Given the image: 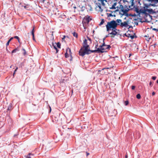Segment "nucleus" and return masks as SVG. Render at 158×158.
<instances>
[{
    "mask_svg": "<svg viewBox=\"0 0 158 158\" xmlns=\"http://www.w3.org/2000/svg\"><path fill=\"white\" fill-rule=\"evenodd\" d=\"M115 26H117V24L115 21L113 20L110 22H108L106 25V31H109Z\"/></svg>",
    "mask_w": 158,
    "mask_h": 158,
    "instance_id": "nucleus-1",
    "label": "nucleus"
},
{
    "mask_svg": "<svg viewBox=\"0 0 158 158\" xmlns=\"http://www.w3.org/2000/svg\"><path fill=\"white\" fill-rule=\"evenodd\" d=\"M89 46H84V48H85L84 51H83L82 48H81L79 51V53L80 55L83 56L85 54H90V50L88 49Z\"/></svg>",
    "mask_w": 158,
    "mask_h": 158,
    "instance_id": "nucleus-2",
    "label": "nucleus"
},
{
    "mask_svg": "<svg viewBox=\"0 0 158 158\" xmlns=\"http://www.w3.org/2000/svg\"><path fill=\"white\" fill-rule=\"evenodd\" d=\"M105 40V38L103 39V44L101 45H100L99 47V48L100 49V53H103L104 52L103 50H109L111 48V46L110 45H107L105 44L104 42V40Z\"/></svg>",
    "mask_w": 158,
    "mask_h": 158,
    "instance_id": "nucleus-3",
    "label": "nucleus"
},
{
    "mask_svg": "<svg viewBox=\"0 0 158 158\" xmlns=\"http://www.w3.org/2000/svg\"><path fill=\"white\" fill-rule=\"evenodd\" d=\"M91 20V19L90 18L89 16H87L84 18L82 20V23L84 27V28H85L84 26L86 24H88Z\"/></svg>",
    "mask_w": 158,
    "mask_h": 158,
    "instance_id": "nucleus-4",
    "label": "nucleus"
},
{
    "mask_svg": "<svg viewBox=\"0 0 158 158\" xmlns=\"http://www.w3.org/2000/svg\"><path fill=\"white\" fill-rule=\"evenodd\" d=\"M144 7H143V9H148V8H149L150 6H152L153 7H155V5H154V4H147V3H143Z\"/></svg>",
    "mask_w": 158,
    "mask_h": 158,
    "instance_id": "nucleus-5",
    "label": "nucleus"
},
{
    "mask_svg": "<svg viewBox=\"0 0 158 158\" xmlns=\"http://www.w3.org/2000/svg\"><path fill=\"white\" fill-rule=\"evenodd\" d=\"M68 52L70 54H71V52L70 49L69 48H67L66 50V52L65 53V56L66 58H68L69 57Z\"/></svg>",
    "mask_w": 158,
    "mask_h": 158,
    "instance_id": "nucleus-6",
    "label": "nucleus"
},
{
    "mask_svg": "<svg viewBox=\"0 0 158 158\" xmlns=\"http://www.w3.org/2000/svg\"><path fill=\"white\" fill-rule=\"evenodd\" d=\"M120 26L122 27H127L129 25L128 24L127 22L125 21L123 23H122L121 24H120Z\"/></svg>",
    "mask_w": 158,
    "mask_h": 158,
    "instance_id": "nucleus-7",
    "label": "nucleus"
},
{
    "mask_svg": "<svg viewBox=\"0 0 158 158\" xmlns=\"http://www.w3.org/2000/svg\"><path fill=\"white\" fill-rule=\"evenodd\" d=\"M146 9H140V10H139V14H138V15H139L141 13L145 15L147 14V13L146 12Z\"/></svg>",
    "mask_w": 158,
    "mask_h": 158,
    "instance_id": "nucleus-8",
    "label": "nucleus"
},
{
    "mask_svg": "<svg viewBox=\"0 0 158 158\" xmlns=\"http://www.w3.org/2000/svg\"><path fill=\"white\" fill-rule=\"evenodd\" d=\"M146 12H148L150 14H153L155 13V11L152 9H146Z\"/></svg>",
    "mask_w": 158,
    "mask_h": 158,
    "instance_id": "nucleus-9",
    "label": "nucleus"
},
{
    "mask_svg": "<svg viewBox=\"0 0 158 158\" xmlns=\"http://www.w3.org/2000/svg\"><path fill=\"white\" fill-rule=\"evenodd\" d=\"M147 1H152L154 2V4L156 6L155 7L157 6L156 4L158 3V0H146Z\"/></svg>",
    "mask_w": 158,
    "mask_h": 158,
    "instance_id": "nucleus-10",
    "label": "nucleus"
},
{
    "mask_svg": "<svg viewBox=\"0 0 158 158\" xmlns=\"http://www.w3.org/2000/svg\"><path fill=\"white\" fill-rule=\"evenodd\" d=\"M31 35L32 36V39L33 40L35 41V35H34V27H33L31 32Z\"/></svg>",
    "mask_w": 158,
    "mask_h": 158,
    "instance_id": "nucleus-11",
    "label": "nucleus"
},
{
    "mask_svg": "<svg viewBox=\"0 0 158 158\" xmlns=\"http://www.w3.org/2000/svg\"><path fill=\"white\" fill-rule=\"evenodd\" d=\"M112 30V31L110 33H109L108 34V35H115L117 34L118 33L117 32V31H114L113 30Z\"/></svg>",
    "mask_w": 158,
    "mask_h": 158,
    "instance_id": "nucleus-12",
    "label": "nucleus"
},
{
    "mask_svg": "<svg viewBox=\"0 0 158 158\" xmlns=\"http://www.w3.org/2000/svg\"><path fill=\"white\" fill-rule=\"evenodd\" d=\"M116 22L117 23V26L120 25V24H121L122 23V20L120 19H117L116 20Z\"/></svg>",
    "mask_w": 158,
    "mask_h": 158,
    "instance_id": "nucleus-13",
    "label": "nucleus"
},
{
    "mask_svg": "<svg viewBox=\"0 0 158 158\" xmlns=\"http://www.w3.org/2000/svg\"><path fill=\"white\" fill-rule=\"evenodd\" d=\"M133 8H134L135 9V11L138 14H139V9L138 8L137 6H134Z\"/></svg>",
    "mask_w": 158,
    "mask_h": 158,
    "instance_id": "nucleus-14",
    "label": "nucleus"
},
{
    "mask_svg": "<svg viewBox=\"0 0 158 158\" xmlns=\"http://www.w3.org/2000/svg\"><path fill=\"white\" fill-rule=\"evenodd\" d=\"M129 10V9L128 8L126 9H121V11L123 12L124 14H125L126 13H127V12Z\"/></svg>",
    "mask_w": 158,
    "mask_h": 158,
    "instance_id": "nucleus-15",
    "label": "nucleus"
},
{
    "mask_svg": "<svg viewBox=\"0 0 158 158\" xmlns=\"http://www.w3.org/2000/svg\"><path fill=\"white\" fill-rule=\"evenodd\" d=\"M100 49L98 48L97 50H90V54L91 52H98L100 53Z\"/></svg>",
    "mask_w": 158,
    "mask_h": 158,
    "instance_id": "nucleus-16",
    "label": "nucleus"
},
{
    "mask_svg": "<svg viewBox=\"0 0 158 158\" xmlns=\"http://www.w3.org/2000/svg\"><path fill=\"white\" fill-rule=\"evenodd\" d=\"M89 46L87 44V40L86 39H85L83 41V47H84V46Z\"/></svg>",
    "mask_w": 158,
    "mask_h": 158,
    "instance_id": "nucleus-17",
    "label": "nucleus"
},
{
    "mask_svg": "<svg viewBox=\"0 0 158 158\" xmlns=\"http://www.w3.org/2000/svg\"><path fill=\"white\" fill-rule=\"evenodd\" d=\"M33 154L30 153L28 155L25 156V158H34L33 157H31V156H33Z\"/></svg>",
    "mask_w": 158,
    "mask_h": 158,
    "instance_id": "nucleus-18",
    "label": "nucleus"
},
{
    "mask_svg": "<svg viewBox=\"0 0 158 158\" xmlns=\"http://www.w3.org/2000/svg\"><path fill=\"white\" fill-rule=\"evenodd\" d=\"M19 51V49L18 48V47H17V48H15V49L13 50L12 51L11 53H15Z\"/></svg>",
    "mask_w": 158,
    "mask_h": 158,
    "instance_id": "nucleus-19",
    "label": "nucleus"
},
{
    "mask_svg": "<svg viewBox=\"0 0 158 158\" xmlns=\"http://www.w3.org/2000/svg\"><path fill=\"white\" fill-rule=\"evenodd\" d=\"M117 4V3L116 2L114 3L113 5L112 6V7L110 8V9H116L115 6Z\"/></svg>",
    "mask_w": 158,
    "mask_h": 158,
    "instance_id": "nucleus-20",
    "label": "nucleus"
},
{
    "mask_svg": "<svg viewBox=\"0 0 158 158\" xmlns=\"http://www.w3.org/2000/svg\"><path fill=\"white\" fill-rule=\"evenodd\" d=\"M52 47H53V48L56 50L57 49V48L56 47V46L55 45V44L54 43L53 41L52 40Z\"/></svg>",
    "mask_w": 158,
    "mask_h": 158,
    "instance_id": "nucleus-21",
    "label": "nucleus"
},
{
    "mask_svg": "<svg viewBox=\"0 0 158 158\" xmlns=\"http://www.w3.org/2000/svg\"><path fill=\"white\" fill-rule=\"evenodd\" d=\"M13 39V37H11L10 39L7 42L6 44V46H7L9 45V43L10 41Z\"/></svg>",
    "mask_w": 158,
    "mask_h": 158,
    "instance_id": "nucleus-22",
    "label": "nucleus"
},
{
    "mask_svg": "<svg viewBox=\"0 0 158 158\" xmlns=\"http://www.w3.org/2000/svg\"><path fill=\"white\" fill-rule=\"evenodd\" d=\"M80 8H81V10L82 11H83L85 9V6H81V5L79 6Z\"/></svg>",
    "mask_w": 158,
    "mask_h": 158,
    "instance_id": "nucleus-23",
    "label": "nucleus"
},
{
    "mask_svg": "<svg viewBox=\"0 0 158 158\" xmlns=\"http://www.w3.org/2000/svg\"><path fill=\"white\" fill-rule=\"evenodd\" d=\"M12 109V106L11 104L9 105L7 109V110H10Z\"/></svg>",
    "mask_w": 158,
    "mask_h": 158,
    "instance_id": "nucleus-24",
    "label": "nucleus"
},
{
    "mask_svg": "<svg viewBox=\"0 0 158 158\" xmlns=\"http://www.w3.org/2000/svg\"><path fill=\"white\" fill-rule=\"evenodd\" d=\"M107 16L108 17H115L116 16V15H112V14L111 13H107Z\"/></svg>",
    "mask_w": 158,
    "mask_h": 158,
    "instance_id": "nucleus-25",
    "label": "nucleus"
},
{
    "mask_svg": "<svg viewBox=\"0 0 158 158\" xmlns=\"http://www.w3.org/2000/svg\"><path fill=\"white\" fill-rule=\"evenodd\" d=\"M73 35L74 36L76 37V38H77L78 34L77 33H76L75 32H73Z\"/></svg>",
    "mask_w": 158,
    "mask_h": 158,
    "instance_id": "nucleus-26",
    "label": "nucleus"
},
{
    "mask_svg": "<svg viewBox=\"0 0 158 158\" xmlns=\"http://www.w3.org/2000/svg\"><path fill=\"white\" fill-rule=\"evenodd\" d=\"M98 1H100L102 5L104 6L105 5V4L104 2V1H105L106 2H107V0H98Z\"/></svg>",
    "mask_w": 158,
    "mask_h": 158,
    "instance_id": "nucleus-27",
    "label": "nucleus"
},
{
    "mask_svg": "<svg viewBox=\"0 0 158 158\" xmlns=\"http://www.w3.org/2000/svg\"><path fill=\"white\" fill-rule=\"evenodd\" d=\"M104 22V19H102V20H101L100 23L99 24V26H101V25H102L103 24Z\"/></svg>",
    "mask_w": 158,
    "mask_h": 158,
    "instance_id": "nucleus-28",
    "label": "nucleus"
},
{
    "mask_svg": "<svg viewBox=\"0 0 158 158\" xmlns=\"http://www.w3.org/2000/svg\"><path fill=\"white\" fill-rule=\"evenodd\" d=\"M136 98L138 99H140L141 98V96L140 94H138L136 96Z\"/></svg>",
    "mask_w": 158,
    "mask_h": 158,
    "instance_id": "nucleus-29",
    "label": "nucleus"
},
{
    "mask_svg": "<svg viewBox=\"0 0 158 158\" xmlns=\"http://www.w3.org/2000/svg\"><path fill=\"white\" fill-rule=\"evenodd\" d=\"M57 46L59 48H60L61 44L59 42H58L56 44Z\"/></svg>",
    "mask_w": 158,
    "mask_h": 158,
    "instance_id": "nucleus-30",
    "label": "nucleus"
},
{
    "mask_svg": "<svg viewBox=\"0 0 158 158\" xmlns=\"http://www.w3.org/2000/svg\"><path fill=\"white\" fill-rule=\"evenodd\" d=\"M52 36H51V41H52V40L53 41V39H54V36L53 35V31H52Z\"/></svg>",
    "mask_w": 158,
    "mask_h": 158,
    "instance_id": "nucleus-31",
    "label": "nucleus"
},
{
    "mask_svg": "<svg viewBox=\"0 0 158 158\" xmlns=\"http://www.w3.org/2000/svg\"><path fill=\"white\" fill-rule=\"evenodd\" d=\"M117 26H115V27L111 29V30H113L114 31H117Z\"/></svg>",
    "mask_w": 158,
    "mask_h": 158,
    "instance_id": "nucleus-32",
    "label": "nucleus"
},
{
    "mask_svg": "<svg viewBox=\"0 0 158 158\" xmlns=\"http://www.w3.org/2000/svg\"><path fill=\"white\" fill-rule=\"evenodd\" d=\"M125 15L127 17H128L129 16H134V15H132L131 14H128L127 13H126V14H125Z\"/></svg>",
    "mask_w": 158,
    "mask_h": 158,
    "instance_id": "nucleus-33",
    "label": "nucleus"
},
{
    "mask_svg": "<svg viewBox=\"0 0 158 158\" xmlns=\"http://www.w3.org/2000/svg\"><path fill=\"white\" fill-rule=\"evenodd\" d=\"M22 50L23 51V55H25L26 54V52L24 48H23Z\"/></svg>",
    "mask_w": 158,
    "mask_h": 158,
    "instance_id": "nucleus-34",
    "label": "nucleus"
},
{
    "mask_svg": "<svg viewBox=\"0 0 158 158\" xmlns=\"http://www.w3.org/2000/svg\"><path fill=\"white\" fill-rule=\"evenodd\" d=\"M129 102L128 101H126L124 102V104L125 106H127Z\"/></svg>",
    "mask_w": 158,
    "mask_h": 158,
    "instance_id": "nucleus-35",
    "label": "nucleus"
},
{
    "mask_svg": "<svg viewBox=\"0 0 158 158\" xmlns=\"http://www.w3.org/2000/svg\"><path fill=\"white\" fill-rule=\"evenodd\" d=\"M48 43L49 44L50 46L51 47H52V43L51 41V40H49V41L48 42Z\"/></svg>",
    "mask_w": 158,
    "mask_h": 158,
    "instance_id": "nucleus-36",
    "label": "nucleus"
},
{
    "mask_svg": "<svg viewBox=\"0 0 158 158\" xmlns=\"http://www.w3.org/2000/svg\"><path fill=\"white\" fill-rule=\"evenodd\" d=\"M123 2L124 3H125L126 2H127L128 4H129V1L126 0H123Z\"/></svg>",
    "mask_w": 158,
    "mask_h": 158,
    "instance_id": "nucleus-37",
    "label": "nucleus"
},
{
    "mask_svg": "<svg viewBox=\"0 0 158 158\" xmlns=\"http://www.w3.org/2000/svg\"><path fill=\"white\" fill-rule=\"evenodd\" d=\"M156 76H153L152 77V79L153 80H155L156 79Z\"/></svg>",
    "mask_w": 158,
    "mask_h": 158,
    "instance_id": "nucleus-38",
    "label": "nucleus"
},
{
    "mask_svg": "<svg viewBox=\"0 0 158 158\" xmlns=\"http://www.w3.org/2000/svg\"><path fill=\"white\" fill-rule=\"evenodd\" d=\"M13 38H15V39H17V40H18L19 39V38L18 36H15Z\"/></svg>",
    "mask_w": 158,
    "mask_h": 158,
    "instance_id": "nucleus-39",
    "label": "nucleus"
},
{
    "mask_svg": "<svg viewBox=\"0 0 158 158\" xmlns=\"http://www.w3.org/2000/svg\"><path fill=\"white\" fill-rule=\"evenodd\" d=\"M131 89L132 90H134L135 88V86L134 85H132L131 86Z\"/></svg>",
    "mask_w": 158,
    "mask_h": 158,
    "instance_id": "nucleus-40",
    "label": "nucleus"
},
{
    "mask_svg": "<svg viewBox=\"0 0 158 158\" xmlns=\"http://www.w3.org/2000/svg\"><path fill=\"white\" fill-rule=\"evenodd\" d=\"M130 37L131 38V39H132L134 38V36L133 35H131Z\"/></svg>",
    "mask_w": 158,
    "mask_h": 158,
    "instance_id": "nucleus-41",
    "label": "nucleus"
},
{
    "mask_svg": "<svg viewBox=\"0 0 158 158\" xmlns=\"http://www.w3.org/2000/svg\"><path fill=\"white\" fill-rule=\"evenodd\" d=\"M120 8H121V9H123V6L121 5L120 6Z\"/></svg>",
    "mask_w": 158,
    "mask_h": 158,
    "instance_id": "nucleus-42",
    "label": "nucleus"
},
{
    "mask_svg": "<svg viewBox=\"0 0 158 158\" xmlns=\"http://www.w3.org/2000/svg\"><path fill=\"white\" fill-rule=\"evenodd\" d=\"M18 134H16L14 135V137L15 138H17V136L18 135Z\"/></svg>",
    "mask_w": 158,
    "mask_h": 158,
    "instance_id": "nucleus-43",
    "label": "nucleus"
},
{
    "mask_svg": "<svg viewBox=\"0 0 158 158\" xmlns=\"http://www.w3.org/2000/svg\"><path fill=\"white\" fill-rule=\"evenodd\" d=\"M140 1H141V0H137V2H138V3L139 5H141Z\"/></svg>",
    "mask_w": 158,
    "mask_h": 158,
    "instance_id": "nucleus-44",
    "label": "nucleus"
},
{
    "mask_svg": "<svg viewBox=\"0 0 158 158\" xmlns=\"http://www.w3.org/2000/svg\"><path fill=\"white\" fill-rule=\"evenodd\" d=\"M131 55H132V54H131L130 53V54H129V59H128V60H131V59H130V58H129L130 57V56H131Z\"/></svg>",
    "mask_w": 158,
    "mask_h": 158,
    "instance_id": "nucleus-45",
    "label": "nucleus"
},
{
    "mask_svg": "<svg viewBox=\"0 0 158 158\" xmlns=\"http://www.w3.org/2000/svg\"><path fill=\"white\" fill-rule=\"evenodd\" d=\"M131 35V34H128L127 35H126V36L127 37H130V36Z\"/></svg>",
    "mask_w": 158,
    "mask_h": 158,
    "instance_id": "nucleus-46",
    "label": "nucleus"
},
{
    "mask_svg": "<svg viewBox=\"0 0 158 158\" xmlns=\"http://www.w3.org/2000/svg\"><path fill=\"white\" fill-rule=\"evenodd\" d=\"M149 85L150 86H152V82L151 81H150L149 82Z\"/></svg>",
    "mask_w": 158,
    "mask_h": 158,
    "instance_id": "nucleus-47",
    "label": "nucleus"
},
{
    "mask_svg": "<svg viewBox=\"0 0 158 158\" xmlns=\"http://www.w3.org/2000/svg\"><path fill=\"white\" fill-rule=\"evenodd\" d=\"M18 69V67H16L15 70V72H16L17 71Z\"/></svg>",
    "mask_w": 158,
    "mask_h": 158,
    "instance_id": "nucleus-48",
    "label": "nucleus"
},
{
    "mask_svg": "<svg viewBox=\"0 0 158 158\" xmlns=\"http://www.w3.org/2000/svg\"><path fill=\"white\" fill-rule=\"evenodd\" d=\"M155 94V92H152V96L154 95Z\"/></svg>",
    "mask_w": 158,
    "mask_h": 158,
    "instance_id": "nucleus-49",
    "label": "nucleus"
},
{
    "mask_svg": "<svg viewBox=\"0 0 158 158\" xmlns=\"http://www.w3.org/2000/svg\"><path fill=\"white\" fill-rule=\"evenodd\" d=\"M135 24L136 25H138V22H135Z\"/></svg>",
    "mask_w": 158,
    "mask_h": 158,
    "instance_id": "nucleus-50",
    "label": "nucleus"
},
{
    "mask_svg": "<svg viewBox=\"0 0 158 158\" xmlns=\"http://www.w3.org/2000/svg\"><path fill=\"white\" fill-rule=\"evenodd\" d=\"M129 27L128 28V29H129L130 28H133L132 27L129 26H128Z\"/></svg>",
    "mask_w": 158,
    "mask_h": 158,
    "instance_id": "nucleus-51",
    "label": "nucleus"
},
{
    "mask_svg": "<svg viewBox=\"0 0 158 158\" xmlns=\"http://www.w3.org/2000/svg\"><path fill=\"white\" fill-rule=\"evenodd\" d=\"M157 29H156L155 28H153V29H152V30H153L156 31H157Z\"/></svg>",
    "mask_w": 158,
    "mask_h": 158,
    "instance_id": "nucleus-52",
    "label": "nucleus"
},
{
    "mask_svg": "<svg viewBox=\"0 0 158 158\" xmlns=\"http://www.w3.org/2000/svg\"><path fill=\"white\" fill-rule=\"evenodd\" d=\"M148 2H150L151 3H150V4H153L154 3L153 2H152V1H148Z\"/></svg>",
    "mask_w": 158,
    "mask_h": 158,
    "instance_id": "nucleus-53",
    "label": "nucleus"
},
{
    "mask_svg": "<svg viewBox=\"0 0 158 158\" xmlns=\"http://www.w3.org/2000/svg\"><path fill=\"white\" fill-rule=\"evenodd\" d=\"M56 53H57V52H58L59 50L57 48V49H56Z\"/></svg>",
    "mask_w": 158,
    "mask_h": 158,
    "instance_id": "nucleus-54",
    "label": "nucleus"
},
{
    "mask_svg": "<svg viewBox=\"0 0 158 158\" xmlns=\"http://www.w3.org/2000/svg\"><path fill=\"white\" fill-rule=\"evenodd\" d=\"M49 108H50V111H49V112H51V107L50 106H49Z\"/></svg>",
    "mask_w": 158,
    "mask_h": 158,
    "instance_id": "nucleus-55",
    "label": "nucleus"
},
{
    "mask_svg": "<svg viewBox=\"0 0 158 158\" xmlns=\"http://www.w3.org/2000/svg\"><path fill=\"white\" fill-rule=\"evenodd\" d=\"M98 46V44H96V46H95V48H97V47Z\"/></svg>",
    "mask_w": 158,
    "mask_h": 158,
    "instance_id": "nucleus-56",
    "label": "nucleus"
},
{
    "mask_svg": "<svg viewBox=\"0 0 158 158\" xmlns=\"http://www.w3.org/2000/svg\"><path fill=\"white\" fill-rule=\"evenodd\" d=\"M109 35H106V37H105V39L106 38H107V37H108L109 36Z\"/></svg>",
    "mask_w": 158,
    "mask_h": 158,
    "instance_id": "nucleus-57",
    "label": "nucleus"
},
{
    "mask_svg": "<svg viewBox=\"0 0 158 158\" xmlns=\"http://www.w3.org/2000/svg\"><path fill=\"white\" fill-rule=\"evenodd\" d=\"M15 71H14V73H13V77H14V75L15 73Z\"/></svg>",
    "mask_w": 158,
    "mask_h": 158,
    "instance_id": "nucleus-58",
    "label": "nucleus"
},
{
    "mask_svg": "<svg viewBox=\"0 0 158 158\" xmlns=\"http://www.w3.org/2000/svg\"><path fill=\"white\" fill-rule=\"evenodd\" d=\"M137 2H138L137 0H135V1H134L135 3Z\"/></svg>",
    "mask_w": 158,
    "mask_h": 158,
    "instance_id": "nucleus-59",
    "label": "nucleus"
},
{
    "mask_svg": "<svg viewBox=\"0 0 158 158\" xmlns=\"http://www.w3.org/2000/svg\"><path fill=\"white\" fill-rule=\"evenodd\" d=\"M88 40H90V41H91V39H90V38H88Z\"/></svg>",
    "mask_w": 158,
    "mask_h": 158,
    "instance_id": "nucleus-60",
    "label": "nucleus"
},
{
    "mask_svg": "<svg viewBox=\"0 0 158 158\" xmlns=\"http://www.w3.org/2000/svg\"><path fill=\"white\" fill-rule=\"evenodd\" d=\"M17 40H18V42L20 43L19 39Z\"/></svg>",
    "mask_w": 158,
    "mask_h": 158,
    "instance_id": "nucleus-61",
    "label": "nucleus"
},
{
    "mask_svg": "<svg viewBox=\"0 0 158 158\" xmlns=\"http://www.w3.org/2000/svg\"><path fill=\"white\" fill-rule=\"evenodd\" d=\"M89 154V153H87V156H88Z\"/></svg>",
    "mask_w": 158,
    "mask_h": 158,
    "instance_id": "nucleus-62",
    "label": "nucleus"
},
{
    "mask_svg": "<svg viewBox=\"0 0 158 158\" xmlns=\"http://www.w3.org/2000/svg\"><path fill=\"white\" fill-rule=\"evenodd\" d=\"M156 83L158 84V79H157L156 81Z\"/></svg>",
    "mask_w": 158,
    "mask_h": 158,
    "instance_id": "nucleus-63",
    "label": "nucleus"
},
{
    "mask_svg": "<svg viewBox=\"0 0 158 158\" xmlns=\"http://www.w3.org/2000/svg\"><path fill=\"white\" fill-rule=\"evenodd\" d=\"M98 7L99 8H101V6H98Z\"/></svg>",
    "mask_w": 158,
    "mask_h": 158,
    "instance_id": "nucleus-64",
    "label": "nucleus"
}]
</instances>
